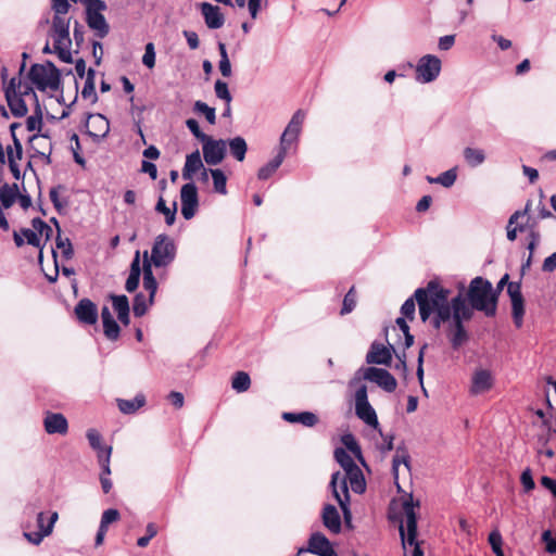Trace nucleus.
<instances>
[{
    "mask_svg": "<svg viewBox=\"0 0 556 556\" xmlns=\"http://www.w3.org/2000/svg\"><path fill=\"white\" fill-rule=\"evenodd\" d=\"M194 111L203 114L210 124H212V125L215 124L216 114H215L214 108L208 106L206 103H204L202 101H195Z\"/></svg>",
    "mask_w": 556,
    "mask_h": 556,
    "instance_id": "48",
    "label": "nucleus"
},
{
    "mask_svg": "<svg viewBox=\"0 0 556 556\" xmlns=\"http://www.w3.org/2000/svg\"><path fill=\"white\" fill-rule=\"evenodd\" d=\"M251 384L250 377L244 371H238L232 378L231 387L237 392H245Z\"/></svg>",
    "mask_w": 556,
    "mask_h": 556,
    "instance_id": "43",
    "label": "nucleus"
},
{
    "mask_svg": "<svg viewBox=\"0 0 556 556\" xmlns=\"http://www.w3.org/2000/svg\"><path fill=\"white\" fill-rule=\"evenodd\" d=\"M52 10L54 16H65L70 10V3L67 0H52Z\"/></svg>",
    "mask_w": 556,
    "mask_h": 556,
    "instance_id": "59",
    "label": "nucleus"
},
{
    "mask_svg": "<svg viewBox=\"0 0 556 556\" xmlns=\"http://www.w3.org/2000/svg\"><path fill=\"white\" fill-rule=\"evenodd\" d=\"M119 511L115 508H110L103 511L101 519L104 520V523L111 525L116 522L119 519Z\"/></svg>",
    "mask_w": 556,
    "mask_h": 556,
    "instance_id": "63",
    "label": "nucleus"
},
{
    "mask_svg": "<svg viewBox=\"0 0 556 556\" xmlns=\"http://www.w3.org/2000/svg\"><path fill=\"white\" fill-rule=\"evenodd\" d=\"M4 96L11 113L15 117H23L27 114L28 109L22 96L25 94V90L21 93L16 91V79L12 78L4 88Z\"/></svg>",
    "mask_w": 556,
    "mask_h": 556,
    "instance_id": "15",
    "label": "nucleus"
},
{
    "mask_svg": "<svg viewBox=\"0 0 556 556\" xmlns=\"http://www.w3.org/2000/svg\"><path fill=\"white\" fill-rule=\"evenodd\" d=\"M210 174L213 179L214 191L223 195L227 194V177L224 172L219 168H211Z\"/></svg>",
    "mask_w": 556,
    "mask_h": 556,
    "instance_id": "41",
    "label": "nucleus"
},
{
    "mask_svg": "<svg viewBox=\"0 0 556 556\" xmlns=\"http://www.w3.org/2000/svg\"><path fill=\"white\" fill-rule=\"evenodd\" d=\"M88 134L96 139H103L110 131L109 121L101 114H92L88 117Z\"/></svg>",
    "mask_w": 556,
    "mask_h": 556,
    "instance_id": "26",
    "label": "nucleus"
},
{
    "mask_svg": "<svg viewBox=\"0 0 556 556\" xmlns=\"http://www.w3.org/2000/svg\"><path fill=\"white\" fill-rule=\"evenodd\" d=\"M441 72V60L433 54H426L419 59L416 65V80L428 84L438 78Z\"/></svg>",
    "mask_w": 556,
    "mask_h": 556,
    "instance_id": "12",
    "label": "nucleus"
},
{
    "mask_svg": "<svg viewBox=\"0 0 556 556\" xmlns=\"http://www.w3.org/2000/svg\"><path fill=\"white\" fill-rule=\"evenodd\" d=\"M29 143L31 149L43 156L47 160V163H50V154H51V141L48 136L45 135H33L29 138Z\"/></svg>",
    "mask_w": 556,
    "mask_h": 556,
    "instance_id": "30",
    "label": "nucleus"
},
{
    "mask_svg": "<svg viewBox=\"0 0 556 556\" xmlns=\"http://www.w3.org/2000/svg\"><path fill=\"white\" fill-rule=\"evenodd\" d=\"M468 300L472 311H482L486 316H493L496 312V298L493 293L492 285L482 277H476L471 280Z\"/></svg>",
    "mask_w": 556,
    "mask_h": 556,
    "instance_id": "5",
    "label": "nucleus"
},
{
    "mask_svg": "<svg viewBox=\"0 0 556 556\" xmlns=\"http://www.w3.org/2000/svg\"><path fill=\"white\" fill-rule=\"evenodd\" d=\"M419 507V502L414 501L409 495L403 502V519L400 525V534L404 549L412 548L410 556H422L424 553L417 543V519L416 509Z\"/></svg>",
    "mask_w": 556,
    "mask_h": 556,
    "instance_id": "4",
    "label": "nucleus"
},
{
    "mask_svg": "<svg viewBox=\"0 0 556 556\" xmlns=\"http://www.w3.org/2000/svg\"><path fill=\"white\" fill-rule=\"evenodd\" d=\"M86 437L90 446L97 452L98 462L105 475H111L110 458L112 453L111 446H102V437L96 429H88Z\"/></svg>",
    "mask_w": 556,
    "mask_h": 556,
    "instance_id": "14",
    "label": "nucleus"
},
{
    "mask_svg": "<svg viewBox=\"0 0 556 556\" xmlns=\"http://www.w3.org/2000/svg\"><path fill=\"white\" fill-rule=\"evenodd\" d=\"M493 382V376L490 370L478 368L472 374L469 392L472 395L483 394L492 389Z\"/></svg>",
    "mask_w": 556,
    "mask_h": 556,
    "instance_id": "20",
    "label": "nucleus"
},
{
    "mask_svg": "<svg viewBox=\"0 0 556 556\" xmlns=\"http://www.w3.org/2000/svg\"><path fill=\"white\" fill-rule=\"evenodd\" d=\"M175 257L176 244L174 240L166 235H159L154 239L150 258L147 251L143 253V263H150L151 266L155 267H166L173 263Z\"/></svg>",
    "mask_w": 556,
    "mask_h": 556,
    "instance_id": "7",
    "label": "nucleus"
},
{
    "mask_svg": "<svg viewBox=\"0 0 556 556\" xmlns=\"http://www.w3.org/2000/svg\"><path fill=\"white\" fill-rule=\"evenodd\" d=\"M33 230H35L39 236L46 235L47 239L50 237L52 229L48 226L41 218H34L31 220Z\"/></svg>",
    "mask_w": 556,
    "mask_h": 556,
    "instance_id": "55",
    "label": "nucleus"
},
{
    "mask_svg": "<svg viewBox=\"0 0 556 556\" xmlns=\"http://www.w3.org/2000/svg\"><path fill=\"white\" fill-rule=\"evenodd\" d=\"M143 271V288L149 292V299L147 300L142 293H139L135 296L132 311L135 316L140 317L144 315L150 305H152L156 289L157 282L153 276L151 264L144 262L142 266Z\"/></svg>",
    "mask_w": 556,
    "mask_h": 556,
    "instance_id": "9",
    "label": "nucleus"
},
{
    "mask_svg": "<svg viewBox=\"0 0 556 556\" xmlns=\"http://www.w3.org/2000/svg\"><path fill=\"white\" fill-rule=\"evenodd\" d=\"M448 295L450 290L435 281L428 282L426 288H419L414 293L422 321L433 316L432 324L437 329L442 324L451 323L450 339L453 348L457 349L467 340L463 323L471 319L472 309L462 294L452 300H448Z\"/></svg>",
    "mask_w": 556,
    "mask_h": 556,
    "instance_id": "1",
    "label": "nucleus"
},
{
    "mask_svg": "<svg viewBox=\"0 0 556 556\" xmlns=\"http://www.w3.org/2000/svg\"><path fill=\"white\" fill-rule=\"evenodd\" d=\"M71 18L53 16L50 36L53 38L54 53L64 63H72V39L70 37Z\"/></svg>",
    "mask_w": 556,
    "mask_h": 556,
    "instance_id": "6",
    "label": "nucleus"
},
{
    "mask_svg": "<svg viewBox=\"0 0 556 556\" xmlns=\"http://www.w3.org/2000/svg\"><path fill=\"white\" fill-rule=\"evenodd\" d=\"M112 305L121 323L129 324V302L126 295H111Z\"/></svg>",
    "mask_w": 556,
    "mask_h": 556,
    "instance_id": "31",
    "label": "nucleus"
},
{
    "mask_svg": "<svg viewBox=\"0 0 556 556\" xmlns=\"http://www.w3.org/2000/svg\"><path fill=\"white\" fill-rule=\"evenodd\" d=\"M401 465H404L407 471H409V455L405 450L399 448L392 460V470L395 480L399 477V470Z\"/></svg>",
    "mask_w": 556,
    "mask_h": 556,
    "instance_id": "42",
    "label": "nucleus"
},
{
    "mask_svg": "<svg viewBox=\"0 0 556 556\" xmlns=\"http://www.w3.org/2000/svg\"><path fill=\"white\" fill-rule=\"evenodd\" d=\"M84 2L88 26L96 31L98 37L104 38L110 30L109 24L102 14L106 10L105 2L102 0H84Z\"/></svg>",
    "mask_w": 556,
    "mask_h": 556,
    "instance_id": "10",
    "label": "nucleus"
},
{
    "mask_svg": "<svg viewBox=\"0 0 556 556\" xmlns=\"http://www.w3.org/2000/svg\"><path fill=\"white\" fill-rule=\"evenodd\" d=\"M75 314L80 323L87 325H93L98 320L97 306L89 299H83L77 303Z\"/></svg>",
    "mask_w": 556,
    "mask_h": 556,
    "instance_id": "24",
    "label": "nucleus"
},
{
    "mask_svg": "<svg viewBox=\"0 0 556 556\" xmlns=\"http://www.w3.org/2000/svg\"><path fill=\"white\" fill-rule=\"evenodd\" d=\"M215 93L217 98L225 100L227 104H230L232 98L229 92L227 83L217 80L215 83Z\"/></svg>",
    "mask_w": 556,
    "mask_h": 556,
    "instance_id": "52",
    "label": "nucleus"
},
{
    "mask_svg": "<svg viewBox=\"0 0 556 556\" xmlns=\"http://www.w3.org/2000/svg\"><path fill=\"white\" fill-rule=\"evenodd\" d=\"M489 543L496 556H504V552L502 549V535L498 531H492L489 535Z\"/></svg>",
    "mask_w": 556,
    "mask_h": 556,
    "instance_id": "50",
    "label": "nucleus"
},
{
    "mask_svg": "<svg viewBox=\"0 0 556 556\" xmlns=\"http://www.w3.org/2000/svg\"><path fill=\"white\" fill-rule=\"evenodd\" d=\"M354 306H355V294L353 293V289H351L344 296L341 314L351 313L353 311Z\"/></svg>",
    "mask_w": 556,
    "mask_h": 556,
    "instance_id": "62",
    "label": "nucleus"
},
{
    "mask_svg": "<svg viewBox=\"0 0 556 556\" xmlns=\"http://www.w3.org/2000/svg\"><path fill=\"white\" fill-rule=\"evenodd\" d=\"M56 248L61 250L64 258L68 260L73 256V247L68 238H62L60 235L56 238Z\"/></svg>",
    "mask_w": 556,
    "mask_h": 556,
    "instance_id": "49",
    "label": "nucleus"
},
{
    "mask_svg": "<svg viewBox=\"0 0 556 556\" xmlns=\"http://www.w3.org/2000/svg\"><path fill=\"white\" fill-rule=\"evenodd\" d=\"M227 141L206 137L202 141V152L207 165L215 166L223 162L226 155Z\"/></svg>",
    "mask_w": 556,
    "mask_h": 556,
    "instance_id": "13",
    "label": "nucleus"
},
{
    "mask_svg": "<svg viewBox=\"0 0 556 556\" xmlns=\"http://www.w3.org/2000/svg\"><path fill=\"white\" fill-rule=\"evenodd\" d=\"M285 157V155L278 152V154L270 162L260 168L257 174L258 178L263 180L268 179L282 164Z\"/></svg>",
    "mask_w": 556,
    "mask_h": 556,
    "instance_id": "40",
    "label": "nucleus"
},
{
    "mask_svg": "<svg viewBox=\"0 0 556 556\" xmlns=\"http://www.w3.org/2000/svg\"><path fill=\"white\" fill-rule=\"evenodd\" d=\"M21 233L26 239L28 244L36 247V248L40 247V243H41L40 236L35 230H31L29 228H24L21 230Z\"/></svg>",
    "mask_w": 556,
    "mask_h": 556,
    "instance_id": "57",
    "label": "nucleus"
},
{
    "mask_svg": "<svg viewBox=\"0 0 556 556\" xmlns=\"http://www.w3.org/2000/svg\"><path fill=\"white\" fill-rule=\"evenodd\" d=\"M520 481H521L525 492H530L531 490L534 489L535 484H534L530 469H526L522 471Z\"/></svg>",
    "mask_w": 556,
    "mask_h": 556,
    "instance_id": "61",
    "label": "nucleus"
},
{
    "mask_svg": "<svg viewBox=\"0 0 556 556\" xmlns=\"http://www.w3.org/2000/svg\"><path fill=\"white\" fill-rule=\"evenodd\" d=\"M142 63L148 68H153L155 65V50L154 45L152 42L146 45L144 54L142 56Z\"/></svg>",
    "mask_w": 556,
    "mask_h": 556,
    "instance_id": "53",
    "label": "nucleus"
},
{
    "mask_svg": "<svg viewBox=\"0 0 556 556\" xmlns=\"http://www.w3.org/2000/svg\"><path fill=\"white\" fill-rule=\"evenodd\" d=\"M394 348L392 344L384 346L383 344L374 342L366 355L368 364L390 365Z\"/></svg>",
    "mask_w": 556,
    "mask_h": 556,
    "instance_id": "23",
    "label": "nucleus"
},
{
    "mask_svg": "<svg viewBox=\"0 0 556 556\" xmlns=\"http://www.w3.org/2000/svg\"><path fill=\"white\" fill-rule=\"evenodd\" d=\"M395 323L405 337V346L409 348L414 342V337L409 333V327L405 317H397Z\"/></svg>",
    "mask_w": 556,
    "mask_h": 556,
    "instance_id": "54",
    "label": "nucleus"
},
{
    "mask_svg": "<svg viewBox=\"0 0 556 556\" xmlns=\"http://www.w3.org/2000/svg\"><path fill=\"white\" fill-rule=\"evenodd\" d=\"M456 178H457V168L454 167V168H451V169L442 173L438 177L427 176V181L429 184H439L445 188H450L455 184Z\"/></svg>",
    "mask_w": 556,
    "mask_h": 556,
    "instance_id": "37",
    "label": "nucleus"
},
{
    "mask_svg": "<svg viewBox=\"0 0 556 556\" xmlns=\"http://www.w3.org/2000/svg\"><path fill=\"white\" fill-rule=\"evenodd\" d=\"M306 552L318 556H337L330 541L320 532L311 535L307 548L299 549V554Z\"/></svg>",
    "mask_w": 556,
    "mask_h": 556,
    "instance_id": "19",
    "label": "nucleus"
},
{
    "mask_svg": "<svg viewBox=\"0 0 556 556\" xmlns=\"http://www.w3.org/2000/svg\"><path fill=\"white\" fill-rule=\"evenodd\" d=\"M181 214L186 219H191L199 205L198 189L193 182H188L180 190Z\"/></svg>",
    "mask_w": 556,
    "mask_h": 556,
    "instance_id": "16",
    "label": "nucleus"
},
{
    "mask_svg": "<svg viewBox=\"0 0 556 556\" xmlns=\"http://www.w3.org/2000/svg\"><path fill=\"white\" fill-rule=\"evenodd\" d=\"M46 515L45 513H39L37 515V526L38 531L36 532H24V536L33 544L39 545L42 540L50 535L53 531L54 525L59 519V514L56 511H53L49 518V521L47 525H45Z\"/></svg>",
    "mask_w": 556,
    "mask_h": 556,
    "instance_id": "17",
    "label": "nucleus"
},
{
    "mask_svg": "<svg viewBox=\"0 0 556 556\" xmlns=\"http://www.w3.org/2000/svg\"><path fill=\"white\" fill-rule=\"evenodd\" d=\"M4 153L5 162H8L13 177L16 180L21 179L22 175L18 162L23 157V147L16 135H13V144L8 146Z\"/></svg>",
    "mask_w": 556,
    "mask_h": 556,
    "instance_id": "21",
    "label": "nucleus"
},
{
    "mask_svg": "<svg viewBox=\"0 0 556 556\" xmlns=\"http://www.w3.org/2000/svg\"><path fill=\"white\" fill-rule=\"evenodd\" d=\"M507 292L511 302V315L514 323L517 328H520L523 324L525 315V304L520 285L517 282H509Z\"/></svg>",
    "mask_w": 556,
    "mask_h": 556,
    "instance_id": "18",
    "label": "nucleus"
},
{
    "mask_svg": "<svg viewBox=\"0 0 556 556\" xmlns=\"http://www.w3.org/2000/svg\"><path fill=\"white\" fill-rule=\"evenodd\" d=\"M231 155L239 162L245 157L248 146L242 137H235L228 141Z\"/></svg>",
    "mask_w": 556,
    "mask_h": 556,
    "instance_id": "38",
    "label": "nucleus"
},
{
    "mask_svg": "<svg viewBox=\"0 0 556 556\" xmlns=\"http://www.w3.org/2000/svg\"><path fill=\"white\" fill-rule=\"evenodd\" d=\"M81 96L85 99L96 100L94 71L92 68H89L88 71Z\"/></svg>",
    "mask_w": 556,
    "mask_h": 556,
    "instance_id": "45",
    "label": "nucleus"
},
{
    "mask_svg": "<svg viewBox=\"0 0 556 556\" xmlns=\"http://www.w3.org/2000/svg\"><path fill=\"white\" fill-rule=\"evenodd\" d=\"M204 167L199 150L186 156L185 166L182 168V177L186 180H191L193 175Z\"/></svg>",
    "mask_w": 556,
    "mask_h": 556,
    "instance_id": "29",
    "label": "nucleus"
},
{
    "mask_svg": "<svg viewBox=\"0 0 556 556\" xmlns=\"http://www.w3.org/2000/svg\"><path fill=\"white\" fill-rule=\"evenodd\" d=\"M540 240H541L540 232L534 227H530L528 236H527V241H528L527 249L529 251V257L526 261V263L522 265V269L530 267L534 250L539 245Z\"/></svg>",
    "mask_w": 556,
    "mask_h": 556,
    "instance_id": "39",
    "label": "nucleus"
},
{
    "mask_svg": "<svg viewBox=\"0 0 556 556\" xmlns=\"http://www.w3.org/2000/svg\"><path fill=\"white\" fill-rule=\"evenodd\" d=\"M542 541L545 543V551L549 554H556V538H553L551 530L542 533Z\"/></svg>",
    "mask_w": 556,
    "mask_h": 556,
    "instance_id": "58",
    "label": "nucleus"
},
{
    "mask_svg": "<svg viewBox=\"0 0 556 556\" xmlns=\"http://www.w3.org/2000/svg\"><path fill=\"white\" fill-rule=\"evenodd\" d=\"M344 446L358 459H362V451L353 434L346 433L341 439Z\"/></svg>",
    "mask_w": 556,
    "mask_h": 556,
    "instance_id": "47",
    "label": "nucleus"
},
{
    "mask_svg": "<svg viewBox=\"0 0 556 556\" xmlns=\"http://www.w3.org/2000/svg\"><path fill=\"white\" fill-rule=\"evenodd\" d=\"M282 418L289 422H299L305 427H314L318 422V418L314 413H283Z\"/></svg>",
    "mask_w": 556,
    "mask_h": 556,
    "instance_id": "33",
    "label": "nucleus"
},
{
    "mask_svg": "<svg viewBox=\"0 0 556 556\" xmlns=\"http://www.w3.org/2000/svg\"><path fill=\"white\" fill-rule=\"evenodd\" d=\"M334 458L342 467L343 472L337 471L332 473L330 488L333 497L342 509L344 520L349 523L352 518L349 485L353 492L362 494L366 490V481L363 471L344 448H336Z\"/></svg>",
    "mask_w": 556,
    "mask_h": 556,
    "instance_id": "3",
    "label": "nucleus"
},
{
    "mask_svg": "<svg viewBox=\"0 0 556 556\" xmlns=\"http://www.w3.org/2000/svg\"><path fill=\"white\" fill-rule=\"evenodd\" d=\"M17 194H18V187L16 184H13V185L4 184L0 188L1 206L3 208H10L14 204V202L17 198Z\"/></svg>",
    "mask_w": 556,
    "mask_h": 556,
    "instance_id": "34",
    "label": "nucleus"
},
{
    "mask_svg": "<svg viewBox=\"0 0 556 556\" xmlns=\"http://www.w3.org/2000/svg\"><path fill=\"white\" fill-rule=\"evenodd\" d=\"M415 308H416L415 301L413 298H409L402 305L401 313H402L403 317L413 319L414 315H415Z\"/></svg>",
    "mask_w": 556,
    "mask_h": 556,
    "instance_id": "60",
    "label": "nucleus"
},
{
    "mask_svg": "<svg viewBox=\"0 0 556 556\" xmlns=\"http://www.w3.org/2000/svg\"><path fill=\"white\" fill-rule=\"evenodd\" d=\"M362 380L375 382L387 392H393L397 383L388 370L377 367L358 369L349 382V388L354 390L355 415L366 425L377 429L378 417L368 401L367 387L362 383Z\"/></svg>",
    "mask_w": 556,
    "mask_h": 556,
    "instance_id": "2",
    "label": "nucleus"
},
{
    "mask_svg": "<svg viewBox=\"0 0 556 556\" xmlns=\"http://www.w3.org/2000/svg\"><path fill=\"white\" fill-rule=\"evenodd\" d=\"M43 428L48 434L64 435L68 431V422L63 414L47 412L43 418Z\"/></svg>",
    "mask_w": 556,
    "mask_h": 556,
    "instance_id": "22",
    "label": "nucleus"
},
{
    "mask_svg": "<svg viewBox=\"0 0 556 556\" xmlns=\"http://www.w3.org/2000/svg\"><path fill=\"white\" fill-rule=\"evenodd\" d=\"M25 94H29L35 101L34 114L27 117L26 128L28 131H39L42 126V110L40 108L38 97L36 92L29 87L25 88Z\"/></svg>",
    "mask_w": 556,
    "mask_h": 556,
    "instance_id": "28",
    "label": "nucleus"
},
{
    "mask_svg": "<svg viewBox=\"0 0 556 556\" xmlns=\"http://www.w3.org/2000/svg\"><path fill=\"white\" fill-rule=\"evenodd\" d=\"M184 36L188 42L190 49L195 50L199 48L200 41L197 33L192 30H184Z\"/></svg>",
    "mask_w": 556,
    "mask_h": 556,
    "instance_id": "64",
    "label": "nucleus"
},
{
    "mask_svg": "<svg viewBox=\"0 0 556 556\" xmlns=\"http://www.w3.org/2000/svg\"><path fill=\"white\" fill-rule=\"evenodd\" d=\"M323 523L332 533L338 534L341 531V517L338 509L330 504L325 505L323 509Z\"/></svg>",
    "mask_w": 556,
    "mask_h": 556,
    "instance_id": "27",
    "label": "nucleus"
},
{
    "mask_svg": "<svg viewBox=\"0 0 556 556\" xmlns=\"http://www.w3.org/2000/svg\"><path fill=\"white\" fill-rule=\"evenodd\" d=\"M186 126L187 128L192 132V135L199 139L201 142L206 139V137H208L206 134H204L201 129H200V126H199V123L193 119V118H189L186 121Z\"/></svg>",
    "mask_w": 556,
    "mask_h": 556,
    "instance_id": "56",
    "label": "nucleus"
},
{
    "mask_svg": "<svg viewBox=\"0 0 556 556\" xmlns=\"http://www.w3.org/2000/svg\"><path fill=\"white\" fill-rule=\"evenodd\" d=\"M463 155L470 167H477L485 161V153L479 148L466 147L463 151Z\"/></svg>",
    "mask_w": 556,
    "mask_h": 556,
    "instance_id": "36",
    "label": "nucleus"
},
{
    "mask_svg": "<svg viewBox=\"0 0 556 556\" xmlns=\"http://www.w3.org/2000/svg\"><path fill=\"white\" fill-rule=\"evenodd\" d=\"M201 12L208 28L218 29L223 27L225 23V16L217 5H213L208 2H202Z\"/></svg>",
    "mask_w": 556,
    "mask_h": 556,
    "instance_id": "25",
    "label": "nucleus"
},
{
    "mask_svg": "<svg viewBox=\"0 0 556 556\" xmlns=\"http://www.w3.org/2000/svg\"><path fill=\"white\" fill-rule=\"evenodd\" d=\"M218 50L220 54L219 60V71L224 77H229L231 75V64L227 54L226 46L223 42L218 43Z\"/></svg>",
    "mask_w": 556,
    "mask_h": 556,
    "instance_id": "44",
    "label": "nucleus"
},
{
    "mask_svg": "<svg viewBox=\"0 0 556 556\" xmlns=\"http://www.w3.org/2000/svg\"><path fill=\"white\" fill-rule=\"evenodd\" d=\"M146 403L143 394H138L132 400H117V406L124 414H134Z\"/></svg>",
    "mask_w": 556,
    "mask_h": 556,
    "instance_id": "35",
    "label": "nucleus"
},
{
    "mask_svg": "<svg viewBox=\"0 0 556 556\" xmlns=\"http://www.w3.org/2000/svg\"><path fill=\"white\" fill-rule=\"evenodd\" d=\"M29 79L42 91H55L60 87V73L51 62L34 64L29 71Z\"/></svg>",
    "mask_w": 556,
    "mask_h": 556,
    "instance_id": "8",
    "label": "nucleus"
},
{
    "mask_svg": "<svg viewBox=\"0 0 556 556\" xmlns=\"http://www.w3.org/2000/svg\"><path fill=\"white\" fill-rule=\"evenodd\" d=\"M155 210L157 212L164 214L165 219H166V224L168 226H170V225H173L175 223V218H176V204H174L173 208H169V207L166 206L165 201L163 200V198H160L157 203H156Z\"/></svg>",
    "mask_w": 556,
    "mask_h": 556,
    "instance_id": "46",
    "label": "nucleus"
},
{
    "mask_svg": "<svg viewBox=\"0 0 556 556\" xmlns=\"http://www.w3.org/2000/svg\"><path fill=\"white\" fill-rule=\"evenodd\" d=\"M528 213V206L523 211H516L508 219V224L506 226L507 239L509 241H515L517 239L518 231L525 230V225L519 224L518 220L523 218Z\"/></svg>",
    "mask_w": 556,
    "mask_h": 556,
    "instance_id": "32",
    "label": "nucleus"
},
{
    "mask_svg": "<svg viewBox=\"0 0 556 556\" xmlns=\"http://www.w3.org/2000/svg\"><path fill=\"white\" fill-rule=\"evenodd\" d=\"M104 334L110 340H116L119 337V326L115 319L103 323Z\"/></svg>",
    "mask_w": 556,
    "mask_h": 556,
    "instance_id": "51",
    "label": "nucleus"
},
{
    "mask_svg": "<svg viewBox=\"0 0 556 556\" xmlns=\"http://www.w3.org/2000/svg\"><path fill=\"white\" fill-rule=\"evenodd\" d=\"M305 119V112L298 110L291 117L280 137L279 153L287 155L291 148L296 146Z\"/></svg>",
    "mask_w": 556,
    "mask_h": 556,
    "instance_id": "11",
    "label": "nucleus"
}]
</instances>
